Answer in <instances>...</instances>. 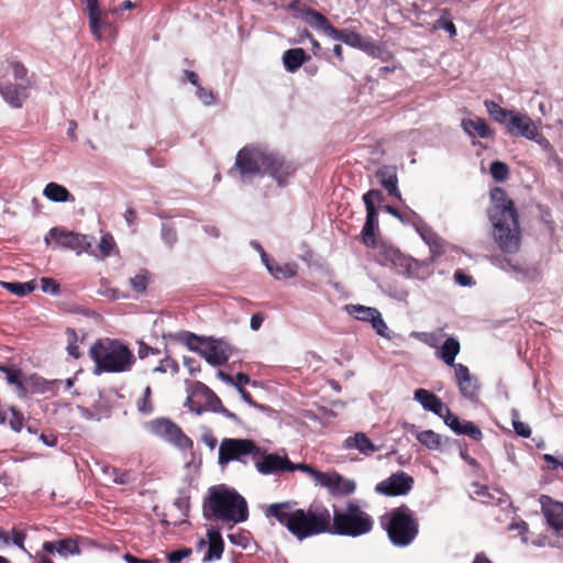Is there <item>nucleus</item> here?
<instances>
[{"mask_svg": "<svg viewBox=\"0 0 563 563\" xmlns=\"http://www.w3.org/2000/svg\"><path fill=\"white\" fill-rule=\"evenodd\" d=\"M203 512L207 518L214 517L233 525L244 522L249 517L245 498L225 485L209 488Z\"/></svg>", "mask_w": 563, "mask_h": 563, "instance_id": "obj_4", "label": "nucleus"}, {"mask_svg": "<svg viewBox=\"0 0 563 563\" xmlns=\"http://www.w3.org/2000/svg\"><path fill=\"white\" fill-rule=\"evenodd\" d=\"M43 195L53 202L74 201V197L68 189L57 183H48L43 190Z\"/></svg>", "mask_w": 563, "mask_h": 563, "instance_id": "obj_34", "label": "nucleus"}, {"mask_svg": "<svg viewBox=\"0 0 563 563\" xmlns=\"http://www.w3.org/2000/svg\"><path fill=\"white\" fill-rule=\"evenodd\" d=\"M110 471L111 473V476L113 477V483L115 484H125L128 482V475L124 474V473H120L118 470L115 468H111V470H106V472Z\"/></svg>", "mask_w": 563, "mask_h": 563, "instance_id": "obj_60", "label": "nucleus"}, {"mask_svg": "<svg viewBox=\"0 0 563 563\" xmlns=\"http://www.w3.org/2000/svg\"><path fill=\"white\" fill-rule=\"evenodd\" d=\"M444 420V423L456 434L461 433V430L463 429L464 421H461L460 418L455 415H453L450 409L448 408V412L442 413V417Z\"/></svg>", "mask_w": 563, "mask_h": 563, "instance_id": "obj_44", "label": "nucleus"}, {"mask_svg": "<svg viewBox=\"0 0 563 563\" xmlns=\"http://www.w3.org/2000/svg\"><path fill=\"white\" fill-rule=\"evenodd\" d=\"M332 40L341 41L345 43L349 46L356 47L361 46L363 44V37L351 30H336L334 29V33H331L330 36Z\"/></svg>", "mask_w": 563, "mask_h": 563, "instance_id": "obj_38", "label": "nucleus"}, {"mask_svg": "<svg viewBox=\"0 0 563 563\" xmlns=\"http://www.w3.org/2000/svg\"><path fill=\"white\" fill-rule=\"evenodd\" d=\"M460 434H466L471 439L476 440V441L481 440L482 435H483L479 428L471 421H464L463 429L461 430Z\"/></svg>", "mask_w": 563, "mask_h": 563, "instance_id": "obj_48", "label": "nucleus"}, {"mask_svg": "<svg viewBox=\"0 0 563 563\" xmlns=\"http://www.w3.org/2000/svg\"><path fill=\"white\" fill-rule=\"evenodd\" d=\"M196 97L201 101L205 106H212L216 102L213 92L209 89H206L202 86H198L196 88Z\"/></svg>", "mask_w": 563, "mask_h": 563, "instance_id": "obj_47", "label": "nucleus"}, {"mask_svg": "<svg viewBox=\"0 0 563 563\" xmlns=\"http://www.w3.org/2000/svg\"><path fill=\"white\" fill-rule=\"evenodd\" d=\"M433 27L434 29H443V30H445L450 34V36H455L456 35V27H455L454 23L451 22V21H446L443 18L438 19L434 22Z\"/></svg>", "mask_w": 563, "mask_h": 563, "instance_id": "obj_52", "label": "nucleus"}, {"mask_svg": "<svg viewBox=\"0 0 563 563\" xmlns=\"http://www.w3.org/2000/svg\"><path fill=\"white\" fill-rule=\"evenodd\" d=\"M417 336L423 342L426 343L427 345L433 347V349H439V335L435 334V333H418Z\"/></svg>", "mask_w": 563, "mask_h": 563, "instance_id": "obj_55", "label": "nucleus"}, {"mask_svg": "<svg viewBox=\"0 0 563 563\" xmlns=\"http://www.w3.org/2000/svg\"><path fill=\"white\" fill-rule=\"evenodd\" d=\"M380 526L396 547H408L419 532L418 519L407 506L394 508L380 517Z\"/></svg>", "mask_w": 563, "mask_h": 563, "instance_id": "obj_6", "label": "nucleus"}, {"mask_svg": "<svg viewBox=\"0 0 563 563\" xmlns=\"http://www.w3.org/2000/svg\"><path fill=\"white\" fill-rule=\"evenodd\" d=\"M511 422L516 433L522 438H529L531 435L530 427L519 420V412L517 409L511 410Z\"/></svg>", "mask_w": 563, "mask_h": 563, "instance_id": "obj_42", "label": "nucleus"}, {"mask_svg": "<svg viewBox=\"0 0 563 563\" xmlns=\"http://www.w3.org/2000/svg\"><path fill=\"white\" fill-rule=\"evenodd\" d=\"M233 378H234V383L232 384V386H234L238 390H240V388H243V386H245L250 383V377L243 373H239Z\"/></svg>", "mask_w": 563, "mask_h": 563, "instance_id": "obj_59", "label": "nucleus"}, {"mask_svg": "<svg viewBox=\"0 0 563 563\" xmlns=\"http://www.w3.org/2000/svg\"><path fill=\"white\" fill-rule=\"evenodd\" d=\"M146 429L152 434L174 444L180 450L186 451L192 446V441L168 419H154L146 423Z\"/></svg>", "mask_w": 563, "mask_h": 563, "instance_id": "obj_11", "label": "nucleus"}, {"mask_svg": "<svg viewBox=\"0 0 563 563\" xmlns=\"http://www.w3.org/2000/svg\"><path fill=\"white\" fill-rule=\"evenodd\" d=\"M382 199V194L378 190L372 189L363 196L366 207V221L362 230V241L368 247H375V231L377 228L378 212L375 207L376 202Z\"/></svg>", "mask_w": 563, "mask_h": 563, "instance_id": "obj_13", "label": "nucleus"}, {"mask_svg": "<svg viewBox=\"0 0 563 563\" xmlns=\"http://www.w3.org/2000/svg\"><path fill=\"white\" fill-rule=\"evenodd\" d=\"M508 166L499 161H495L490 164V174L497 181H503L508 177Z\"/></svg>", "mask_w": 563, "mask_h": 563, "instance_id": "obj_43", "label": "nucleus"}, {"mask_svg": "<svg viewBox=\"0 0 563 563\" xmlns=\"http://www.w3.org/2000/svg\"><path fill=\"white\" fill-rule=\"evenodd\" d=\"M490 199L488 216L493 224V238L504 253H516L520 249L521 236L514 202L501 188H494Z\"/></svg>", "mask_w": 563, "mask_h": 563, "instance_id": "obj_3", "label": "nucleus"}, {"mask_svg": "<svg viewBox=\"0 0 563 563\" xmlns=\"http://www.w3.org/2000/svg\"><path fill=\"white\" fill-rule=\"evenodd\" d=\"M417 440L428 450L439 451L443 444V438L433 430H423L416 433Z\"/></svg>", "mask_w": 563, "mask_h": 563, "instance_id": "obj_37", "label": "nucleus"}, {"mask_svg": "<svg viewBox=\"0 0 563 563\" xmlns=\"http://www.w3.org/2000/svg\"><path fill=\"white\" fill-rule=\"evenodd\" d=\"M494 264L499 267L500 269L505 271V272H515V273H519L520 269L517 265L512 264L510 261L506 260V258H496L494 261Z\"/></svg>", "mask_w": 563, "mask_h": 563, "instance_id": "obj_57", "label": "nucleus"}, {"mask_svg": "<svg viewBox=\"0 0 563 563\" xmlns=\"http://www.w3.org/2000/svg\"><path fill=\"white\" fill-rule=\"evenodd\" d=\"M421 239L430 246L432 256H439L443 252L442 240L427 224L416 228Z\"/></svg>", "mask_w": 563, "mask_h": 563, "instance_id": "obj_33", "label": "nucleus"}, {"mask_svg": "<svg viewBox=\"0 0 563 563\" xmlns=\"http://www.w3.org/2000/svg\"><path fill=\"white\" fill-rule=\"evenodd\" d=\"M243 183L268 176L278 187L288 184L295 168L278 155L266 152L260 146H245L239 151L234 164Z\"/></svg>", "mask_w": 563, "mask_h": 563, "instance_id": "obj_1", "label": "nucleus"}, {"mask_svg": "<svg viewBox=\"0 0 563 563\" xmlns=\"http://www.w3.org/2000/svg\"><path fill=\"white\" fill-rule=\"evenodd\" d=\"M413 399L421 405V407L431 411L434 415L442 417V413L448 412V406L431 391L419 388L413 393Z\"/></svg>", "mask_w": 563, "mask_h": 563, "instance_id": "obj_22", "label": "nucleus"}, {"mask_svg": "<svg viewBox=\"0 0 563 563\" xmlns=\"http://www.w3.org/2000/svg\"><path fill=\"white\" fill-rule=\"evenodd\" d=\"M540 501L549 525L555 530L563 529V504L553 501L548 496H541Z\"/></svg>", "mask_w": 563, "mask_h": 563, "instance_id": "obj_23", "label": "nucleus"}, {"mask_svg": "<svg viewBox=\"0 0 563 563\" xmlns=\"http://www.w3.org/2000/svg\"><path fill=\"white\" fill-rule=\"evenodd\" d=\"M1 286L10 291L11 294H14L16 296H25L30 292H32L35 288L34 282H26V283H8V282H1Z\"/></svg>", "mask_w": 563, "mask_h": 563, "instance_id": "obj_39", "label": "nucleus"}, {"mask_svg": "<svg viewBox=\"0 0 563 563\" xmlns=\"http://www.w3.org/2000/svg\"><path fill=\"white\" fill-rule=\"evenodd\" d=\"M85 2L86 5L84 13L87 15V18L104 11L100 8L99 0H85Z\"/></svg>", "mask_w": 563, "mask_h": 563, "instance_id": "obj_53", "label": "nucleus"}, {"mask_svg": "<svg viewBox=\"0 0 563 563\" xmlns=\"http://www.w3.org/2000/svg\"><path fill=\"white\" fill-rule=\"evenodd\" d=\"M148 279V273L146 271H141L134 277L130 278L129 283L136 294H143L147 288Z\"/></svg>", "mask_w": 563, "mask_h": 563, "instance_id": "obj_40", "label": "nucleus"}, {"mask_svg": "<svg viewBox=\"0 0 563 563\" xmlns=\"http://www.w3.org/2000/svg\"><path fill=\"white\" fill-rule=\"evenodd\" d=\"M399 272L409 278L416 279H426L432 274L428 264L420 263L410 256L407 258L406 264H404Z\"/></svg>", "mask_w": 563, "mask_h": 563, "instance_id": "obj_28", "label": "nucleus"}, {"mask_svg": "<svg viewBox=\"0 0 563 563\" xmlns=\"http://www.w3.org/2000/svg\"><path fill=\"white\" fill-rule=\"evenodd\" d=\"M460 342L454 338H448L442 346L438 349L435 355L446 365L454 368V366L459 364L455 363V357L460 353Z\"/></svg>", "mask_w": 563, "mask_h": 563, "instance_id": "obj_29", "label": "nucleus"}, {"mask_svg": "<svg viewBox=\"0 0 563 563\" xmlns=\"http://www.w3.org/2000/svg\"><path fill=\"white\" fill-rule=\"evenodd\" d=\"M0 372L5 375V379L10 385H14L16 387L20 396H24L26 394L24 376L21 369L7 367L0 364Z\"/></svg>", "mask_w": 563, "mask_h": 563, "instance_id": "obj_36", "label": "nucleus"}, {"mask_svg": "<svg viewBox=\"0 0 563 563\" xmlns=\"http://www.w3.org/2000/svg\"><path fill=\"white\" fill-rule=\"evenodd\" d=\"M191 554L190 549H181L177 551H173L167 555L168 563H180L184 559L188 558Z\"/></svg>", "mask_w": 563, "mask_h": 563, "instance_id": "obj_51", "label": "nucleus"}, {"mask_svg": "<svg viewBox=\"0 0 563 563\" xmlns=\"http://www.w3.org/2000/svg\"><path fill=\"white\" fill-rule=\"evenodd\" d=\"M88 19L90 33L97 41H115L118 36V26L110 21L109 13L103 11L91 15Z\"/></svg>", "mask_w": 563, "mask_h": 563, "instance_id": "obj_19", "label": "nucleus"}, {"mask_svg": "<svg viewBox=\"0 0 563 563\" xmlns=\"http://www.w3.org/2000/svg\"><path fill=\"white\" fill-rule=\"evenodd\" d=\"M299 468L301 472L309 474L316 485L327 488L331 495L345 496L353 494L356 489L354 481L345 478L336 472H319L310 465Z\"/></svg>", "mask_w": 563, "mask_h": 563, "instance_id": "obj_10", "label": "nucleus"}, {"mask_svg": "<svg viewBox=\"0 0 563 563\" xmlns=\"http://www.w3.org/2000/svg\"><path fill=\"white\" fill-rule=\"evenodd\" d=\"M208 541L200 539L198 547L201 550L208 547V552L203 561L219 560L223 553V540L219 530L209 529L207 532Z\"/></svg>", "mask_w": 563, "mask_h": 563, "instance_id": "obj_24", "label": "nucleus"}, {"mask_svg": "<svg viewBox=\"0 0 563 563\" xmlns=\"http://www.w3.org/2000/svg\"><path fill=\"white\" fill-rule=\"evenodd\" d=\"M413 485V478L405 472H397L385 481L378 483L375 492L386 496H400L408 494Z\"/></svg>", "mask_w": 563, "mask_h": 563, "instance_id": "obj_18", "label": "nucleus"}, {"mask_svg": "<svg viewBox=\"0 0 563 563\" xmlns=\"http://www.w3.org/2000/svg\"><path fill=\"white\" fill-rule=\"evenodd\" d=\"M346 311L355 319L369 322L373 329L383 338H389V329L378 309L362 305H349Z\"/></svg>", "mask_w": 563, "mask_h": 563, "instance_id": "obj_16", "label": "nucleus"}, {"mask_svg": "<svg viewBox=\"0 0 563 563\" xmlns=\"http://www.w3.org/2000/svg\"><path fill=\"white\" fill-rule=\"evenodd\" d=\"M89 355L96 365L95 374L128 372L135 361L126 345L110 339L96 342L90 347Z\"/></svg>", "mask_w": 563, "mask_h": 563, "instance_id": "obj_5", "label": "nucleus"}, {"mask_svg": "<svg viewBox=\"0 0 563 563\" xmlns=\"http://www.w3.org/2000/svg\"><path fill=\"white\" fill-rule=\"evenodd\" d=\"M258 449L247 439H223L219 446V464L227 465L232 461H238L242 456L256 454Z\"/></svg>", "mask_w": 563, "mask_h": 563, "instance_id": "obj_12", "label": "nucleus"}, {"mask_svg": "<svg viewBox=\"0 0 563 563\" xmlns=\"http://www.w3.org/2000/svg\"><path fill=\"white\" fill-rule=\"evenodd\" d=\"M197 352L213 366L224 364L231 355V346L222 340H205L201 345L196 349Z\"/></svg>", "mask_w": 563, "mask_h": 563, "instance_id": "obj_17", "label": "nucleus"}, {"mask_svg": "<svg viewBox=\"0 0 563 563\" xmlns=\"http://www.w3.org/2000/svg\"><path fill=\"white\" fill-rule=\"evenodd\" d=\"M484 106L488 114L496 122L503 124L510 134L527 140L533 137L532 133L538 128V124L527 113L504 109L492 100H486Z\"/></svg>", "mask_w": 563, "mask_h": 563, "instance_id": "obj_9", "label": "nucleus"}, {"mask_svg": "<svg viewBox=\"0 0 563 563\" xmlns=\"http://www.w3.org/2000/svg\"><path fill=\"white\" fill-rule=\"evenodd\" d=\"M41 288L43 292L57 295L59 291V285L52 278L44 277L41 279Z\"/></svg>", "mask_w": 563, "mask_h": 563, "instance_id": "obj_50", "label": "nucleus"}, {"mask_svg": "<svg viewBox=\"0 0 563 563\" xmlns=\"http://www.w3.org/2000/svg\"><path fill=\"white\" fill-rule=\"evenodd\" d=\"M123 560L126 562V563H152L151 561L148 560H142V559H137L135 556H133L132 554L130 553H125L123 555Z\"/></svg>", "mask_w": 563, "mask_h": 563, "instance_id": "obj_64", "label": "nucleus"}, {"mask_svg": "<svg viewBox=\"0 0 563 563\" xmlns=\"http://www.w3.org/2000/svg\"><path fill=\"white\" fill-rule=\"evenodd\" d=\"M162 239L167 245H169V246L174 245L177 241V235H176L175 230L169 227H163Z\"/></svg>", "mask_w": 563, "mask_h": 563, "instance_id": "obj_56", "label": "nucleus"}, {"mask_svg": "<svg viewBox=\"0 0 563 563\" xmlns=\"http://www.w3.org/2000/svg\"><path fill=\"white\" fill-rule=\"evenodd\" d=\"M455 379L461 395L467 399L477 397L478 385L476 379L470 374L468 368L463 364L454 366Z\"/></svg>", "mask_w": 563, "mask_h": 563, "instance_id": "obj_20", "label": "nucleus"}, {"mask_svg": "<svg viewBox=\"0 0 563 563\" xmlns=\"http://www.w3.org/2000/svg\"><path fill=\"white\" fill-rule=\"evenodd\" d=\"M376 176L380 185L388 191L389 195L396 197L398 200H401V194L398 189L397 172L394 166L380 167L377 170Z\"/></svg>", "mask_w": 563, "mask_h": 563, "instance_id": "obj_25", "label": "nucleus"}, {"mask_svg": "<svg viewBox=\"0 0 563 563\" xmlns=\"http://www.w3.org/2000/svg\"><path fill=\"white\" fill-rule=\"evenodd\" d=\"M309 466L305 463L294 464L286 455L265 453L256 459L255 468L262 475L279 474L283 472L300 471L299 467Z\"/></svg>", "mask_w": 563, "mask_h": 563, "instance_id": "obj_14", "label": "nucleus"}, {"mask_svg": "<svg viewBox=\"0 0 563 563\" xmlns=\"http://www.w3.org/2000/svg\"><path fill=\"white\" fill-rule=\"evenodd\" d=\"M264 265L269 274L276 279H288L297 274L296 263H277L268 258Z\"/></svg>", "mask_w": 563, "mask_h": 563, "instance_id": "obj_32", "label": "nucleus"}, {"mask_svg": "<svg viewBox=\"0 0 563 563\" xmlns=\"http://www.w3.org/2000/svg\"><path fill=\"white\" fill-rule=\"evenodd\" d=\"M358 48L371 54V55H376V52L378 51V47L374 43H372L369 41H365L364 38H363V44L361 46H358Z\"/></svg>", "mask_w": 563, "mask_h": 563, "instance_id": "obj_62", "label": "nucleus"}, {"mask_svg": "<svg viewBox=\"0 0 563 563\" xmlns=\"http://www.w3.org/2000/svg\"><path fill=\"white\" fill-rule=\"evenodd\" d=\"M331 520L333 533L352 538L369 533L374 526L373 518L355 503H349L343 510H334Z\"/></svg>", "mask_w": 563, "mask_h": 563, "instance_id": "obj_8", "label": "nucleus"}, {"mask_svg": "<svg viewBox=\"0 0 563 563\" xmlns=\"http://www.w3.org/2000/svg\"><path fill=\"white\" fill-rule=\"evenodd\" d=\"M32 87L27 69L18 60H11L0 75V93L13 108H21Z\"/></svg>", "mask_w": 563, "mask_h": 563, "instance_id": "obj_7", "label": "nucleus"}, {"mask_svg": "<svg viewBox=\"0 0 563 563\" xmlns=\"http://www.w3.org/2000/svg\"><path fill=\"white\" fill-rule=\"evenodd\" d=\"M454 280L463 287H471L475 284L472 276L466 275L460 269L454 273Z\"/></svg>", "mask_w": 563, "mask_h": 563, "instance_id": "obj_54", "label": "nucleus"}, {"mask_svg": "<svg viewBox=\"0 0 563 563\" xmlns=\"http://www.w3.org/2000/svg\"><path fill=\"white\" fill-rule=\"evenodd\" d=\"M150 396H151V388H150V386H147L144 389L143 397H141L136 401L137 409L143 415H150L153 411V406H152V402L150 400Z\"/></svg>", "mask_w": 563, "mask_h": 563, "instance_id": "obj_46", "label": "nucleus"}, {"mask_svg": "<svg viewBox=\"0 0 563 563\" xmlns=\"http://www.w3.org/2000/svg\"><path fill=\"white\" fill-rule=\"evenodd\" d=\"M379 256L382 263L386 265H393L399 271L406 264V261L409 256L402 254L398 249L383 244L379 249Z\"/></svg>", "mask_w": 563, "mask_h": 563, "instance_id": "obj_31", "label": "nucleus"}, {"mask_svg": "<svg viewBox=\"0 0 563 563\" xmlns=\"http://www.w3.org/2000/svg\"><path fill=\"white\" fill-rule=\"evenodd\" d=\"M462 128L470 136H478L481 139L489 137L493 132L486 121L482 118L463 119Z\"/></svg>", "mask_w": 563, "mask_h": 563, "instance_id": "obj_30", "label": "nucleus"}, {"mask_svg": "<svg viewBox=\"0 0 563 563\" xmlns=\"http://www.w3.org/2000/svg\"><path fill=\"white\" fill-rule=\"evenodd\" d=\"M265 515L275 518L299 541L330 531L331 515L328 509H301L286 501L271 504Z\"/></svg>", "mask_w": 563, "mask_h": 563, "instance_id": "obj_2", "label": "nucleus"}, {"mask_svg": "<svg viewBox=\"0 0 563 563\" xmlns=\"http://www.w3.org/2000/svg\"><path fill=\"white\" fill-rule=\"evenodd\" d=\"M24 540H25V533L23 531H20V530H15L13 529L12 530V542L19 547L20 549L22 550H25L24 549Z\"/></svg>", "mask_w": 563, "mask_h": 563, "instance_id": "obj_58", "label": "nucleus"}, {"mask_svg": "<svg viewBox=\"0 0 563 563\" xmlns=\"http://www.w3.org/2000/svg\"><path fill=\"white\" fill-rule=\"evenodd\" d=\"M43 549L47 553H58L62 558L70 555H78L80 553L78 543L74 539H63L56 542L46 541L43 543Z\"/></svg>", "mask_w": 563, "mask_h": 563, "instance_id": "obj_26", "label": "nucleus"}, {"mask_svg": "<svg viewBox=\"0 0 563 563\" xmlns=\"http://www.w3.org/2000/svg\"><path fill=\"white\" fill-rule=\"evenodd\" d=\"M115 242L111 234H103L100 239L98 249L103 257L109 256L114 250Z\"/></svg>", "mask_w": 563, "mask_h": 563, "instance_id": "obj_45", "label": "nucleus"}, {"mask_svg": "<svg viewBox=\"0 0 563 563\" xmlns=\"http://www.w3.org/2000/svg\"><path fill=\"white\" fill-rule=\"evenodd\" d=\"M301 18L312 27L322 31L327 36H330L331 33H334V27L330 24L328 19L312 10L305 9L301 11Z\"/></svg>", "mask_w": 563, "mask_h": 563, "instance_id": "obj_27", "label": "nucleus"}, {"mask_svg": "<svg viewBox=\"0 0 563 563\" xmlns=\"http://www.w3.org/2000/svg\"><path fill=\"white\" fill-rule=\"evenodd\" d=\"M307 56L302 48H290L283 55L284 67L287 71L295 73L306 62Z\"/></svg>", "mask_w": 563, "mask_h": 563, "instance_id": "obj_35", "label": "nucleus"}, {"mask_svg": "<svg viewBox=\"0 0 563 563\" xmlns=\"http://www.w3.org/2000/svg\"><path fill=\"white\" fill-rule=\"evenodd\" d=\"M49 239L54 240L58 247L68 249L77 254L87 252L91 244L92 238L74 232H66L58 229H52L45 241L48 243Z\"/></svg>", "mask_w": 563, "mask_h": 563, "instance_id": "obj_15", "label": "nucleus"}, {"mask_svg": "<svg viewBox=\"0 0 563 563\" xmlns=\"http://www.w3.org/2000/svg\"><path fill=\"white\" fill-rule=\"evenodd\" d=\"M533 137H529L528 140L536 142L543 151H545L550 158H555L556 153L552 146V144L549 142L548 139H545L542 133H540L539 128L536 129V131L532 133Z\"/></svg>", "mask_w": 563, "mask_h": 563, "instance_id": "obj_41", "label": "nucleus"}, {"mask_svg": "<svg viewBox=\"0 0 563 563\" xmlns=\"http://www.w3.org/2000/svg\"><path fill=\"white\" fill-rule=\"evenodd\" d=\"M344 450H356L364 456H371L379 450L364 432H356L344 439L342 443Z\"/></svg>", "mask_w": 563, "mask_h": 563, "instance_id": "obj_21", "label": "nucleus"}, {"mask_svg": "<svg viewBox=\"0 0 563 563\" xmlns=\"http://www.w3.org/2000/svg\"><path fill=\"white\" fill-rule=\"evenodd\" d=\"M264 322V317L263 314L261 313H254L252 317H251V321H250V327L253 331H257L260 330V328L262 327Z\"/></svg>", "mask_w": 563, "mask_h": 563, "instance_id": "obj_61", "label": "nucleus"}, {"mask_svg": "<svg viewBox=\"0 0 563 563\" xmlns=\"http://www.w3.org/2000/svg\"><path fill=\"white\" fill-rule=\"evenodd\" d=\"M11 418L9 420L10 427L15 432H21L23 429L24 418L21 412H19L15 408H11Z\"/></svg>", "mask_w": 563, "mask_h": 563, "instance_id": "obj_49", "label": "nucleus"}, {"mask_svg": "<svg viewBox=\"0 0 563 563\" xmlns=\"http://www.w3.org/2000/svg\"><path fill=\"white\" fill-rule=\"evenodd\" d=\"M251 246L260 253L263 264L265 262H267L268 256H267V254L265 253L264 249L262 247V245L258 242L251 241Z\"/></svg>", "mask_w": 563, "mask_h": 563, "instance_id": "obj_63", "label": "nucleus"}]
</instances>
